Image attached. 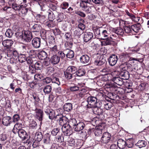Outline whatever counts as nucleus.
Returning a JSON list of instances; mask_svg holds the SVG:
<instances>
[{
    "instance_id": "09e8293b",
    "label": "nucleus",
    "mask_w": 149,
    "mask_h": 149,
    "mask_svg": "<svg viewBox=\"0 0 149 149\" xmlns=\"http://www.w3.org/2000/svg\"><path fill=\"white\" fill-rule=\"evenodd\" d=\"M41 29V26L40 25L35 24L31 28L33 32H38Z\"/></svg>"
},
{
    "instance_id": "5fc2aeb1",
    "label": "nucleus",
    "mask_w": 149,
    "mask_h": 149,
    "mask_svg": "<svg viewBox=\"0 0 149 149\" xmlns=\"http://www.w3.org/2000/svg\"><path fill=\"white\" fill-rule=\"evenodd\" d=\"M48 18L49 21H53L55 18V15L53 12L50 10H48L47 12Z\"/></svg>"
},
{
    "instance_id": "7ed1b4c3",
    "label": "nucleus",
    "mask_w": 149,
    "mask_h": 149,
    "mask_svg": "<svg viewBox=\"0 0 149 149\" xmlns=\"http://www.w3.org/2000/svg\"><path fill=\"white\" fill-rule=\"evenodd\" d=\"M43 138V136L42 132H36L34 136V139L35 141L32 145L33 147H36L38 145V143L41 141Z\"/></svg>"
},
{
    "instance_id": "39448f33",
    "label": "nucleus",
    "mask_w": 149,
    "mask_h": 149,
    "mask_svg": "<svg viewBox=\"0 0 149 149\" xmlns=\"http://www.w3.org/2000/svg\"><path fill=\"white\" fill-rule=\"evenodd\" d=\"M111 134L108 132H104L101 138L100 141L103 143L106 144L108 143L111 139Z\"/></svg>"
},
{
    "instance_id": "13d9d810",
    "label": "nucleus",
    "mask_w": 149,
    "mask_h": 149,
    "mask_svg": "<svg viewBox=\"0 0 149 149\" xmlns=\"http://www.w3.org/2000/svg\"><path fill=\"white\" fill-rule=\"evenodd\" d=\"M13 32L12 30L8 29L6 30L5 35L6 37L10 38L13 36Z\"/></svg>"
},
{
    "instance_id": "2eb2a0df",
    "label": "nucleus",
    "mask_w": 149,
    "mask_h": 149,
    "mask_svg": "<svg viewBox=\"0 0 149 149\" xmlns=\"http://www.w3.org/2000/svg\"><path fill=\"white\" fill-rule=\"evenodd\" d=\"M97 99L95 97L91 95L87 98V102L91 107H95L96 103H97Z\"/></svg>"
},
{
    "instance_id": "6ab92c4d",
    "label": "nucleus",
    "mask_w": 149,
    "mask_h": 149,
    "mask_svg": "<svg viewBox=\"0 0 149 149\" xmlns=\"http://www.w3.org/2000/svg\"><path fill=\"white\" fill-rule=\"evenodd\" d=\"M81 63L84 64H86L90 62V58L87 55H84L81 56L79 58Z\"/></svg>"
},
{
    "instance_id": "412c9836",
    "label": "nucleus",
    "mask_w": 149,
    "mask_h": 149,
    "mask_svg": "<svg viewBox=\"0 0 149 149\" xmlns=\"http://www.w3.org/2000/svg\"><path fill=\"white\" fill-rule=\"evenodd\" d=\"M105 62V59L102 56H98L97 58L95 60L94 63L95 65L100 66L104 64Z\"/></svg>"
},
{
    "instance_id": "f257e3e1",
    "label": "nucleus",
    "mask_w": 149,
    "mask_h": 149,
    "mask_svg": "<svg viewBox=\"0 0 149 149\" xmlns=\"http://www.w3.org/2000/svg\"><path fill=\"white\" fill-rule=\"evenodd\" d=\"M56 118V120H59V124L60 125L63 126L65 124L68 123V119L61 114L57 115Z\"/></svg>"
},
{
    "instance_id": "2f4dec72",
    "label": "nucleus",
    "mask_w": 149,
    "mask_h": 149,
    "mask_svg": "<svg viewBox=\"0 0 149 149\" xmlns=\"http://www.w3.org/2000/svg\"><path fill=\"white\" fill-rule=\"evenodd\" d=\"M66 40V42L67 43V44L68 45L69 44L70 45V47H71L73 44L72 42H69V41L71 39L72 37L70 34V33L69 32H67L65 33L64 36Z\"/></svg>"
},
{
    "instance_id": "4d7b16f0",
    "label": "nucleus",
    "mask_w": 149,
    "mask_h": 149,
    "mask_svg": "<svg viewBox=\"0 0 149 149\" xmlns=\"http://www.w3.org/2000/svg\"><path fill=\"white\" fill-rule=\"evenodd\" d=\"M43 60V61L42 63V66L46 67L47 66H48L51 63V61L50 58H47Z\"/></svg>"
},
{
    "instance_id": "ddd939ff",
    "label": "nucleus",
    "mask_w": 149,
    "mask_h": 149,
    "mask_svg": "<svg viewBox=\"0 0 149 149\" xmlns=\"http://www.w3.org/2000/svg\"><path fill=\"white\" fill-rule=\"evenodd\" d=\"M32 45L34 48H39L41 45L40 38L38 37L34 38L32 40Z\"/></svg>"
},
{
    "instance_id": "e2e57ef3",
    "label": "nucleus",
    "mask_w": 149,
    "mask_h": 149,
    "mask_svg": "<svg viewBox=\"0 0 149 149\" xmlns=\"http://www.w3.org/2000/svg\"><path fill=\"white\" fill-rule=\"evenodd\" d=\"M18 58V60L21 63H23L25 62L26 59V56L24 54H21L19 56H17Z\"/></svg>"
},
{
    "instance_id": "bf43d9fd",
    "label": "nucleus",
    "mask_w": 149,
    "mask_h": 149,
    "mask_svg": "<svg viewBox=\"0 0 149 149\" xmlns=\"http://www.w3.org/2000/svg\"><path fill=\"white\" fill-rule=\"evenodd\" d=\"M124 29L125 32L127 33L133 34V33L131 28V26H124Z\"/></svg>"
},
{
    "instance_id": "49530a36",
    "label": "nucleus",
    "mask_w": 149,
    "mask_h": 149,
    "mask_svg": "<svg viewBox=\"0 0 149 149\" xmlns=\"http://www.w3.org/2000/svg\"><path fill=\"white\" fill-rule=\"evenodd\" d=\"M38 4L40 6V9L42 11H45L46 10L47 7L46 2L41 1L40 2H38Z\"/></svg>"
},
{
    "instance_id": "f704fd0d",
    "label": "nucleus",
    "mask_w": 149,
    "mask_h": 149,
    "mask_svg": "<svg viewBox=\"0 0 149 149\" xmlns=\"http://www.w3.org/2000/svg\"><path fill=\"white\" fill-rule=\"evenodd\" d=\"M147 142L144 140H139L135 145L139 148L145 147L147 145Z\"/></svg>"
},
{
    "instance_id": "c756f323",
    "label": "nucleus",
    "mask_w": 149,
    "mask_h": 149,
    "mask_svg": "<svg viewBox=\"0 0 149 149\" xmlns=\"http://www.w3.org/2000/svg\"><path fill=\"white\" fill-rule=\"evenodd\" d=\"M18 10H16V11H20L19 14L22 16L24 17L25 16L28 12L29 8L26 7L20 8Z\"/></svg>"
},
{
    "instance_id": "ea45409f",
    "label": "nucleus",
    "mask_w": 149,
    "mask_h": 149,
    "mask_svg": "<svg viewBox=\"0 0 149 149\" xmlns=\"http://www.w3.org/2000/svg\"><path fill=\"white\" fill-rule=\"evenodd\" d=\"M85 73V70L82 68L79 69L77 70V71L76 72L75 77H81L84 75Z\"/></svg>"
},
{
    "instance_id": "69168bd1",
    "label": "nucleus",
    "mask_w": 149,
    "mask_h": 149,
    "mask_svg": "<svg viewBox=\"0 0 149 149\" xmlns=\"http://www.w3.org/2000/svg\"><path fill=\"white\" fill-rule=\"evenodd\" d=\"M86 91V90L85 88L79 89V96L81 97H84Z\"/></svg>"
},
{
    "instance_id": "58836bf2",
    "label": "nucleus",
    "mask_w": 149,
    "mask_h": 149,
    "mask_svg": "<svg viewBox=\"0 0 149 149\" xmlns=\"http://www.w3.org/2000/svg\"><path fill=\"white\" fill-rule=\"evenodd\" d=\"M77 68L74 66H70L67 69L70 72L75 76L76 72L77 71Z\"/></svg>"
},
{
    "instance_id": "603ef678",
    "label": "nucleus",
    "mask_w": 149,
    "mask_h": 149,
    "mask_svg": "<svg viewBox=\"0 0 149 149\" xmlns=\"http://www.w3.org/2000/svg\"><path fill=\"white\" fill-rule=\"evenodd\" d=\"M77 123L78 122L75 118H73L70 120L69 122H68V123L70 127H73L74 129Z\"/></svg>"
},
{
    "instance_id": "4c0bfd02",
    "label": "nucleus",
    "mask_w": 149,
    "mask_h": 149,
    "mask_svg": "<svg viewBox=\"0 0 149 149\" xmlns=\"http://www.w3.org/2000/svg\"><path fill=\"white\" fill-rule=\"evenodd\" d=\"M72 109V104L70 103H66L63 106V109L64 111L67 112L70 111Z\"/></svg>"
},
{
    "instance_id": "774afa93",
    "label": "nucleus",
    "mask_w": 149,
    "mask_h": 149,
    "mask_svg": "<svg viewBox=\"0 0 149 149\" xmlns=\"http://www.w3.org/2000/svg\"><path fill=\"white\" fill-rule=\"evenodd\" d=\"M52 83H54L58 85H60V81L59 79L56 77H54L52 79Z\"/></svg>"
},
{
    "instance_id": "79ce46f5",
    "label": "nucleus",
    "mask_w": 149,
    "mask_h": 149,
    "mask_svg": "<svg viewBox=\"0 0 149 149\" xmlns=\"http://www.w3.org/2000/svg\"><path fill=\"white\" fill-rule=\"evenodd\" d=\"M134 140L132 138H130L127 140L126 142V146L129 148H132L134 145Z\"/></svg>"
},
{
    "instance_id": "c9c22d12",
    "label": "nucleus",
    "mask_w": 149,
    "mask_h": 149,
    "mask_svg": "<svg viewBox=\"0 0 149 149\" xmlns=\"http://www.w3.org/2000/svg\"><path fill=\"white\" fill-rule=\"evenodd\" d=\"M132 31L138 33L141 29V25L140 24H137L131 26Z\"/></svg>"
},
{
    "instance_id": "4468645a",
    "label": "nucleus",
    "mask_w": 149,
    "mask_h": 149,
    "mask_svg": "<svg viewBox=\"0 0 149 149\" xmlns=\"http://www.w3.org/2000/svg\"><path fill=\"white\" fill-rule=\"evenodd\" d=\"M93 33L90 32H85L83 34V39L85 42H87L90 40L93 37Z\"/></svg>"
},
{
    "instance_id": "bb28decb",
    "label": "nucleus",
    "mask_w": 149,
    "mask_h": 149,
    "mask_svg": "<svg viewBox=\"0 0 149 149\" xmlns=\"http://www.w3.org/2000/svg\"><path fill=\"white\" fill-rule=\"evenodd\" d=\"M109 35L108 33V31L106 30H104L101 31L99 38L102 40H105V39L109 38Z\"/></svg>"
},
{
    "instance_id": "cd10ccee",
    "label": "nucleus",
    "mask_w": 149,
    "mask_h": 149,
    "mask_svg": "<svg viewBox=\"0 0 149 149\" xmlns=\"http://www.w3.org/2000/svg\"><path fill=\"white\" fill-rule=\"evenodd\" d=\"M117 146L120 149H124L126 146V142L122 139H120L117 142Z\"/></svg>"
},
{
    "instance_id": "de8ad7c7",
    "label": "nucleus",
    "mask_w": 149,
    "mask_h": 149,
    "mask_svg": "<svg viewBox=\"0 0 149 149\" xmlns=\"http://www.w3.org/2000/svg\"><path fill=\"white\" fill-rule=\"evenodd\" d=\"M61 132L60 129L58 128H55L52 130L51 134L52 136H56Z\"/></svg>"
},
{
    "instance_id": "20e7f679",
    "label": "nucleus",
    "mask_w": 149,
    "mask_h": 149,
    "mask_svg": "<svg viewBox=\"0 0 149 149\" xmlns=\"http://www.w3.org/2000/svg\"><path fill=\"white\" fill-rule=\"evenodd\" d=\"M7 56L8 58H12L14 56L15 57L18 56V53L17 51L14 50L11 48L4 49Z\"/></svg>"
},
{
    "instance_id": "9b49d317",
    "label": "nucleus",
    "mask_w": 149,
    "mask_h": 149,
    "mask_svg": "<svg viewBox=\"0 0 149 149\" xmlns=\"http://www.w3.org/2000/svg\"><path fill=\"white\" fill-rule=\"evenodd\" d=\"M85 125L84 122L82 121H78L77 125L75 127V131L79 132H81V133H83L82 130L85 127Z\"/></svg>"
},
{
    "instance_id": "6e6552de",
    "label": "nucleus",
    "mask_w": 149,
    "mask_h": 149,
    "mask_svg": "<svg viewBox=\"0 0 149 149\" xmlns=\"http://www.w3.org/2000/svg\"><path fill=\"white\" fill-rule=\"evenodd\" d=\"M120 72L119 73V75L122 77L123 79H126L128 78L129 77V72L126 70L125 68L120 67Z\"/></svg>"
},
{
    "instance_id": "0e129e2a",
    "label": "nucleus",
    "mask_w": 149,
    "mask_h": 149,
    "mask_svg": "<svg viewBox=\"0 0 149 149\" xmlns=\"http://www.w3.org/2000/svg\"><path fill=\"white\" fill-rule=\"evenodd\" d=\"M23 31L22 32H17L15 33V35L18 39H21L23 40Z\"/></svg>"
},
{
    "instance_id": "aec40b11",
    "label": "nucleus",
    "mask_w": 149,
    "mask_h": 149,
    "mask_svg": "<svg viewBox=\"0 0 149 149\" xmlns=\"http://www.w3.org/2000/svg\"><path fill=\"white\" fill-rule=\"evenodd\" d=\"M119 75L117 74L116 76H115L113 77L111 80L114 82V83L117 85L120 86L123 85V79L120 78Z\"/></svg>"
},
{
    "instance_id": "473e14b6",
    "label": "nucleus",
    "mask_w": 149,
    "mask_h": 149,
    "mask_svg": "<svg viewBox=\"0 0 149 149\" xmlns=\"http://www.w3.org/2000/svg\"><path fill=\"white\" fill-rule=\"evenodd\" d=\"M22 123H17L15 125L13 132L14 133L16 134L17 131L20 130H23L22 129Z\"/></svg>"
},
{
    "instance_id": "1a4fd4ad",
    "label": "nucleus",
    "mask_w": 149,
    "mask_h": 149,
    "mask_svg": "<svg viewBox=\"0 0 149 149\" xmlns=\"http://www.w3.org/2000/svg\"><path fill=\"white\" fill-rule=\"evenodd\" d=\"M23 40L27 42H30L32 38L31 32L29 30L23 31Z\"/></svg>"
},
{
    "instance_id": "5701e85b",
    "label": "nucleus",
    "mask_w": 149,
    "mask_h": 149,
    "mask_svg": "<svg viewBox=\"0 0 149 149\" xmlns=\"http://www.w3.org/2000/svg\"><path fill=\"white\" fill-rule=\"evenodd\" d=\"M51 63L53 65L58 63L60 61V57L57 55H53L50 58Z\"/></svg>"
},
{
    "instance_id": "052dcab7",
    "label": "nucleus",
    "mask_w": 149,
    "mask_h": 149,
    "mask_svg": "<svg viewBox=\"0 0 149 149\" xmlns=\"http://www.w3.org/2000/svg\"><path fill=\"white\" fill-rule=\"evenodd\" d=\"M81 22H79L78 25V28L81 30H84L85 28V25L83 23H84V21L83 19H80Z\"/></svg>"
},
{
    "instance_id": "a18cd8bd",
    "label": "nucleus",
    "mask_w": 149,
    "mask_h": 149,
    "mask_svg": "<svg viewBox=\"0 0 149 149\" xmlns=\"http://www.w3.org/2000/svg\"><path fill=\"white\" fill-rule=\"evenodd\" d=\"M127 15L134 22H137V21L139 20V17H136L135 16L132 14L130 13L128 10H125Z\"/></svg>"
},
{
    "instance_id": "338daca9",
    "label": "nucleus",
    "mask_w": 149,
    "mask_h": 149,
    "mask_svg": "<svg viewBox=\"0 0 149 149\" xmlns=\"http://www.w3.org/2000/svg\"><path fill=\"white\" fill-rule=\"evenodd\" d=\"M42 66V63L39 62H36L34 64V67L37 70H40Z\"/></svg>"
},
{
    "instance_id": "9d476101",
    "label": "nucleus",
    "mask_w": 149,
    "mask_h": 149,
    "mask_svg": "<svg viewBox=\"0 0 149 149\" xmlns=\"http://www.w3.org/2000/svg\"><path fill=\"white\" fill-rule=\"evenodd\" d=\"M93 113L99 116V118L101 119L103 118L104 115L103 110L100 107H93Z\"/></svg>"
},
{
    "instance_id": "37998d69",
    "label": "nucleus",
    "mask_w": 149,
    "mask_h": 149,
    "mask_svg": "<svg viewBox=\"0 0 149 149\" xmlns=\"http://www.w3.org/2000/svg\"><path fill=\"white\" fill-rule=\"evenodd\" d=\"M20 3L19 5H18V8H17V10H18L20 8L26 7L28 6V3L27 0H19Z\"/></svg>"
},
{
    "instance_id": "e433bc0d",
    "label": "nucleus",
    "mask_w": 149,
    "mask_h": 149,
    "mask_svg": "<svg viewBox=\"0 0 149 149\" xmlns=\"http://www.w3.org/2000/svg\"><path fill=\"white\" fill-rule=\"evenodd\" d=\"M100 27L97 26L93 27V30L95 36L99 38L101 33V31H102L100 30Z\"/></svg>"
},
{
    "instance_id": "7c9ffc66",
    "label": "nucleus",
    "mask_w": 149,
    "mask_h": 149,
    "mask_svg": "<svg viewBox=\"0 0 149 149\" xmlns=\"http://www.w3.org/2000/svg\"><path fill=\"white\" fill-rule=\"evenodd\" d=\"M65 53H67L66 57L69 58H72L74 56V54L73 51L68 49H65L64 50Z\"/></svg>"
},
{
    "instance_id": "393cba45",
    "label": "nucleus",
    "mask_w": 149,
    "mask_h": 149,
    "mask_svg": "<svg viewBox=\"0 0 149 149\" xmlns=\"http://www.w3.org/2000/svg\"><path fill=\"white\" fill-rule=\"evenodd\" d=\"M130 54L127 53L126 52H124L121 53L120 55V57L121 59H122L123 60H128L130 58V60H134L135 58H130Z\"/></svg>"
},
{
    "instance_id": "864d4df0",
    "label": "nucleus",
    "mask_w": 149,
    "mask_h": 149,
    "mask_svg": "<svg viewBox=\"0 0 149 149\" xmlns=\"http://www.w3.org/2000/svg\"><path fill=\"white\" fill-rule=\"evenodd\" d=\"M64 74L65 78L67 79H71L73 76V74L68 70L67 69L64 72Z\"/></svg>"
},
{
    "instance_id": "c85d7f7f",
    "label": "nucleus",
    "mask_w": 149,
    "mask_h": 149,
    "mask_svg": "<svg viewBox=\"0 0 149 149\" xmlns=\"http://www.w3.org/2000/svg\"><path fill=\"white\" fill-rule=\"evenodd\" d=\"M8 4L9 6L11 7L15 10H17V8H19L18 4L16 3V0H9Z\"/></svg>"
},
{
    "instance_id": "a19ab883",
    "label": "nucleus",
    "mask_w": 149,
    "mask_h": 149,
    "mask_svg": "<svg viewBox=\"0 0 149 149\" xmlns=\"http://www.w3.org/2000/svg\"><path fill=\"white\" fill-rule=\"evenodd\" d=\"M102 129L100 128V127L96 128L94 130V134L97 137L100 136L102 134Z\"/></svg>"
},
{
    "instance_id": "4be33fe9",
    "label": "nucleus",
    "mask_w": 149,
    "mask_h": 149,
    "mask_svg": "<svg viewBox=\"0 0 149 149\" xmlns=\"http://www.w3.org/2000/svg\"><path fill=\"white\" fill-rule=\"evenodd\" d=\"M12 122L11 117L9 116H6L4 117L2 119V124L6 126L10 125Z\"/></svg>"
},
{
    "instance_id": "b1692460",
    "label": "nucleus",
    "mask_w": 149,
    "mask_h": 149,
    "mask_svg": "<svg viewBox=\"0 0 149 149\" xmlns=\"http://www.w3.org/2000/svg\"><path fill=\"white\" fill-rule=\"evenodd\" d=\"M13 43V41L11 40H6L2 42V44L4 47V49L11 48Z\"/></svg>"
},
{
    "instance_id": "72a5a7b5",
    "label": "nucleus",
    "mask_w": 149,
    "mask_h": 149,
    "mask_svg": "<svg viewBox=\"0 0 149 149\" xmlns=\"http://www.w3.org/2000/svg\"><path fill=\"white\" fill-rule=\"evenodd\" d=\"M38 56L40 59L43 60L47 58V54L46 52L42 51L38 53Z\"/></svg>"
},
{
    "instance_id": "a878e982",
    "label": "nucleus",
    "mask_w": 149,
    "mask_h": 149,
    "mask_svg": "<svg viewBox=\"0 0 149 149\" xmlns=\"http://www.w3.org/2000/svg\"><path fill=\"white\" fill-rule=\"evenodd\" d=\"M51 135L49 133H46L43 136V143L45 144H48L50 143Z\"/></svg>"
},
{
    "instance_id": "f3484780",
    "label": "nucleus",
    "mask_w": 149,
    "mask_h": 149,
    "mask_svg": "<svg viewBox=\"0 0 149 149\" xmlns=\"http://www.w3.org/2000/svg\"><path fill=\"white\" fill-rule=\"evenodd\" d=\"M17 133L19 137L22 140H24L27 138L28 135L26 132L24 130H20L17 131L16 134Z\"/></svg>"
},
{
    "instance_id": "423d86ee",
    "label": "nucleus",
    "mask_w": 149,
    "mask_h": 149,
    "mask_svg": "<svg viewBox=\"0 0 149 149\" xmlns=\"http://www.w3.org/2000/svg\"><path fill=\"white\" fill-rule=\"evenodd\" d=\"M62 130L65 136H69L71 134V128L69 123L63 125Z\"/></svg>"
},
{
    "instance_id": "0eeeda50",
    "label": "nucleus",
    "mask_w": 149,
    "mask_h": 149,
    "mask_svg": "<svg viewBox=\"0 0 149 149\" xmlns=\"http://www.w3.org/2000/svg\"><path fill=\"white\" fill-rule=\"evenodd\" d=\"M44 111L46 114L48 116L49 119L53 120L55 118L56 120L55 112L54 110L47 107L45 109Z\"/></svg>"
},
{
    "instance_id": "a211bd4d",
    "label": "nucleus",
    "mask_w": 149,
    "mask_h": 149,
    "mask_svg": "<svg viewBox=\"0 0 149 149\" xmlns=\"http://www.w3.org/2000/svg\"><path fill=\"white\" fill-rule=\"evenodd\" d=\"M48 46L50 50V54H55L58 52V46L56 43H54V44L50 43V44L48 45Z\"/></svg>"
},
{
    "instance_id": "c03bdc74",
    "label": "nucleus",
    "mask_w": 149,
    "mask_h": 149,
    "mask_svg": "<svg viewBox=\"0 0 149 149\" xmlns=\"http://www.w3.org/2000/svg\"><path fill=\"white\" fill-rule=\"evenodd\" d=\"M56 139L57 142L61 143L64 141V136L61 132L56 137Z\"/></svg>"
},
{
    "instance_id": "dca6fc26",
    "label": "nucleus",
    "mask_w": 149,
    "mask_h": 149,
    "mask_svg": "<svg viewBox=\"0 0 149 149\" xmlns=\"http://www.w3.org/2000/svg\"><path fill=\"white\" fill-rule=\"evenodd\" d=\"M35 113H36V118L39 121H40V124H41L42 123V121L43 120V111L40 109H37L35 110Z\"/></svg>"
},
{
    "instance_id": "3c124183",
    "label": "nucleus",
    "mask_w": 149,
    "mask_h": 149,
    "mask_svg": "<svg viewBox=\"0 0 149 149\" xmlns=\"http://www.w3.org/2000/svg\"><path fill=\"white\" fill-rule=\"evenodd\" d=\"M29 127L31 129H36L37 127V125L36 122L33 120H31L30 122Z\"/></svg>"
},
{
    "instance_id": "8fccbe9b",
    "label": "nucleus",
    "mask_w": 149,
    "mask_h": 149,
    "mask_svg": "<svg viewBox=\"0 0 149 149\" xmlns=\"http://www.w3.org/2000/svg\"><path fill=\"white\" fill-rule=\"evenodd\" d=\"M114 32L117 35L123 36L124 33V30L123 29L120 28H117L114 30Z\"/></svg>"
},
{
    "instance_id": "f8f14e48",
    "label": "nucleus",
    "mask_w": 149,
    "mask_h": 149,
    "mask_svg": "<svg viewBox=\"0 0 149 149\" xmlns=\"http://www.w3.org/2000/svg\"><path fill=\"white\" fill-rule=\"evenodd\" d=\"M118 57L115 54L111 55L109 58L108 62L111 66H114L116 64L118 60Z\"/></svg>"
},
{
    "instance_id": "680f3d73",
    "label": "nucleus",
    "mask_w": 149,
    "mask_h": 149,
    "mask_svg": "<svg viewBox=\"0 0 149 149\" xmlns=\"http://www.w3.org/2000/svg\"><path fill=\"white\" fill-rule=\"evenodd\" d=\"M103 104L104 105V107L107 110H108L111 109L112 107V104L110 102H103Z\"/></svg>"
},
{
    "instance_id": "f03ea898",
    "label": "nucleus",
    "mask_w": 149,
    "mask_h": 149,
    "mask_svg": "<svg viewBox=\"0 0 149 149\" xmlns=\"http://www.w3.org/2000/svg\"><path fill=\"white\" fill-rule=\"evenodd\" d=\"M82 10L85 11L87 13H92L95 9V8L93 6H90L88 4H84L83 3L81 4L80 6Z\"/></svg>"
},
{
    "instance_id": "6e6d98bb",
    "label": "nucleus",
    "mask_w": 149,
    "mask_h": 149,
    "mask_svg": "<svg viewBox=\"0 0 149 149\" xmlns=\"http://www.w3.org/2000/svg\"><path fill=\"white\" fill-rule=\"evenodd\" d=\"M52 89V87L50 85H47L44 88L43 91L45 94H47L50 93Z\"/></svg>"
}]
</instances>
